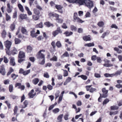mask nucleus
<instances>
[{"label": "nucleus", "mask_w": 122, "mask_h": 122, "mask_svg": "<svg viewBox=\"0 0 122 122\" xmlns=\"http://www.w3.org/2000/svg\"><path fill=\"white\" fill-rule=\"evenodd\" d=\"M48 15L50 18H53L55 17L56 18L55 20L58 23L61 24L63 21V19L59 18V15L55 13L50 12L48 14Z\"/></svg>", "instance_id": "1"}, {"label": "nucleus", "mask_w": 122, "mask_h": 122, "mask_svg": "<svg viewBox=\"0 0 122 122\" xmlns=\"http://www.w3.org/2000/svg\"><path fill=\"white\" fill-rule=\"evenodd\" d=\"M37 59L39 60H42L39 63V64L41 65H44L45 62V56L44 54L38 52L36 55Z\"/></svg>", "instance_id": "2"}, {"label": "nucleus", "mask_w": 122, "mask_h": 122, "mask_svg": "<svg viewBox=\"0 0 122 122\" xmlns=\"http://www.w3.org/2000/svg\"><path fill=\"white\" fill-rule=\"evenodd\" d=\"M18 57V62L20 63H21L22 62L25 60V53L22 51H19Z\"/></svg>", "instance_id": "3"}, {"label": "nucleus", "mask_w": 122, "mask_h": 122, "mask_svg": "<svg viewBox=\"0 0 122 122\" xmlns=\"http://www.w3.org/2000/svg\"><path fill=\"white\" fill-rule=\"evenodd\" d=\"M12 44V42L8 40H7L4 42L6 48L5 50L6 51V53L7 54H10L9 53V50L10 49Z\"/></svg>", "instance_id": "4"}, {"label": "nucleus", "mask_w": 122, "mask_h": 122, "mask_svg": "<svg viewBox=\"0 0 122 122\" xmlns=\"http://www.w3.org/2000/svg\"><path fill=\"white\" fill-rule=\"evenodd\" d=\"M73 18V21L74 22H77L79 23H82L84 22V21H83L79 18L78 17L77 14L76 12H75L74 13Z\"/></svg>", "instance_id": "5"}, {"label": "nucleus", "mask_w": 122, "mask_h": 122, "mask_svg": "<svg viewBox=\"0 0 122 122\" xmlns=\"http://www.w3.org/2000/svg\"><path fill=\"white\" fill-rule=\"evenodd\" d=\"M84 4L89 8L90 9L93 6V2L90 0H86Z\"/></svg>", "instance_id": "6"}, {"label": "nucleus", "mask_w": 122, "mask_h": 122, "mask_svg": "<svg viewBox=\"0 0 122 122\" xmlns=\"http://www.w3.org/2000/svg\"><path fill=\"white\" fill-rule=\"evenodd\" d=\"M62 31L60 27H58L57 29L53 31L52 33V34L53 36L55 37L56 35L58 34L59 33H62Z\"/></svg>", "instance_id": "7"}, {"label": "nucleus", "mask_w": 122, "mask_h": 122, "mask_svg": "<svg viewBox=\"0 0 122 122\" xmlns=\"http://www.w3.org/2000/svg\"><path fill=\"white\" fill-rule=\"evenodd\" d=\"M102 90L103 93V94H101L102 97L104 98L107 97L108 96V90H106L105 88H103Z\"/></svg>", "instance_id": "8"}, {"label": "nucleus", "mask_w": 122, "mask_h": 122, "mask_svg": "<svg viewBox=\"0 0 122 122\" xmlns=\"http://www.w3.org/2000/svg\"><path fill=\"white\" fill-rule=\"evenodd\" d=\"M7 11L8 13H11L12 12V10L13 9V6H10L9 3H8L7 4Z\"/></svg>", "instance_id": "9"}, {"label": "nucleus", "mask_w": 122, "mask_h": 122, "mask_svg": "<svg viewBox=\"0 0 122 122\" xmlns=\"http://www.w3.org/2000/svg\"><path fill=\"white\" fill-rule=\"evenodd\" d=\"M55 7L58 10V12L59 13L62 14L63 13V11L62 10V9L63 7L60 5H56Z\"/></svg>", "instance_id": "10"}, {"label": "nucleus", "mask_w": 122, "mask_h": 122, "mask_svg": "<svg viewBox=\"0 0 122 122\" xmlns=\"http://www.w3.org/2000/svg\"><path fill=\"white\" fill-rule=\"evenodd\" d=\"M9 52L10 53V55L9 54H7L9 55L10 56L11 55H14L16 54L17 53L18 51L15 47H13V49L11 51H10V50H9Z\"/></svg>", "instance_id": "11"}, {"label": "nucleus", "mask_w": 122, "mask_h": 122, "mask_svg": "<svg viewBox=\"0 0 122 122\" xmlns=\"http://www.w3.org/2000/svg\"><path fill=\"white\" fill-rule=\"evenodd\" d=\"M0 73L3 75H4L5 74V70L4 65H2L0 67Z\"/></svg>", "instance_id": "12"}, {"label": "nucleus", "mask_w": 122, "mask_h": 122, "mask_svg": "<svg viewBox=\"0 0 122 122\" xmlns=\"http://www.w3.org/2000/svg\"><path fill=\"white\" fill-rule=\"evenodd\" d=\"M44 24L46 27L48 28L50 27L51 26L53 27L54 26L53 24L51 23L49 21L45 22Z\"/></svg>", "instance_id": "13"}, {"label": "nucleus", "mask_w": 122, "mask_h": 122, "mask_svg": "<svg viewBox=\"0 0 122 122\" xmlns=\"http://www.w3.org/2000/svg\"><path fill=\"white\" fill-rule=\"evenodd\" d=\"M19 18L21 20L27 19V16L26 14H21L19 16Z\"/></svg>", "instance_id": "14"}, {"label": "nucleus", "mask_w": 122, "mask_h": 122, "mask_svg": "<svg viewBox=\"0 0 122 122\" xmlns=\"http://www.w3.org/2000/svg\"><path fill=\"white\" fill-rule=\"evenodd\" d=\"M82 38L83 40L86 41H90L91 40V36L90 35L84 36Z\"/></svg>", "instance_id": "15"}, {"label": "nucleus", "mask_w": 122, "mask_h": 122, "mask_svg": "<svg viewBox=\"0 0 122 122\" xmlns=\"http://www.w3.org/2000/svg\"><path fill=\"white\" fill-rule=\"evenodd\" d=\"M28 104V101L27 100H25L23 102V105H22L20 107L22 108H25L27 107Z\"/></svg>", "instance_id": "16"}, {"label": "nucleus", "mask_w": 122, "mask_h": 122, "mask_svg": "<svg viewBox=\"0 0 122 122\" xmlns=\"http://www.w3.org/2000/svg\"><path fill=\"white\" fill-rule=\"evenodd\" d=\"M34 92V90L33 89L31 90V91L28 93V95L29 98H34L33 93Z\"/></svg>", "instance_id": "17"}, {"label": "nucleus", "mask_w": 122, "mask_h": 122, "mask_svg": "<svg viewBox=\"0 0 122 122\" xmlns=\"http://www.w3.org/2000/svg\"><path fill=\"white\" fill-rule=\"evenodd\" d=\"M40 17L39 15H32V18L34 20L36 21L38 20Z\"/></svg>", "instance_id": "18"}, {"label": "nucleus", "mask_w": 122, "mask_h": 122, "mask_svg": "<svg viewBox=\"0 0 122 122\" xmlns=\"http://www.w3.org/2000/svg\"><path fill=\"white\" fill-rule=\"evenodd\" d=\"M86 0H76V3H78L80 5H82L84 4Z\"/></svg>", "instance_id": "19"}, {"label": "nucleus", "mask_w": 122, "mask_h": 122, "mask_svg": "<svg viewBox=\"0 0 122 122\" xmlns=\"http://www.w3.org/2000/svg\"><path fill=\"white\" fill-rule=\"evenodd\" d=\"M33 48L30 45L27 46L26 47V52L27 53H31L32 51Z\"/></svg>", "instance_id": "20"}, {"label": "nucleus", "mask_w": 122, "mask_h": 122, "mask_svg": "<svg viewBox=\"0 0 122 122\" xmlns=\"http://www.w3.org/2000/svg\"><path fill=\"white\" fill-rule=\"evenodd\" d=\"M10 63L11 66H14L15 65V59L13 57L10 59Z\"/></svg>", "instance_id": "21"}, {"label": "nucleus", "mask_w": 122, "mask_h": 122, "mask_svg": "<svg viewBox=\"0 0 122 122\" xmlns=\"http://www.w3.org/2000/svg\"><path fill=\"white\" fill-rule=\"evenodd\" d=\"M30 36L32 37H36L37 36L35 33V31L34 30H33L30 31Z\"/></svg>", "instance_id": "22"}, {"label": "nucleus", "mask_w": 122, "mask_h": 122, "mask_svg": "<svg viewBox=\"0 0 122 122\" xmlns=\"http://www.w3.org/2000/svg\"><path fill=\"white\" fill-rule=\"evenodd\" d=\"M63 34L65 35L67 37L72 35L73 34V32L71 31L69 32L68 31H66Z\"/></svg>", "instance_id": "23"}, {"label": "nucleus", "mask_w": 122, "mask_h": 122, "mask_svg": "<svg viewBox=\"0 0 122 122\" xmlns=\"http://www.w3.org/2000/svg\"><path fill=\"white\" fill-rule=\"evenodd\" d=\"M33 11L34 13L35 14L39 15L40 14V10L36 8L34 9Z\"/></svg>", "instance_id": "24"}, {"label": "nucleus", "mask_w": 122, "mask_h": 122, "mask_svg": "<svg viewBox=\"0 0 122 122\" xmlns=\"http://www.w3.org/2000/svg\"><path fill=\"white\" fill-rule=\"evenodd\" d=\"M110 32L108 30H107L106 32H105L102 35L101 37L103 38H105V37L107 35H108L110 33Z\"/></svg>", "instance_id": "25"}, {"label": "nucleus", "mask_w": 122, "mask_h": 122, "mask_svg": "<svg viewBox=\"0 0 122 122\" xmlns=\"http://www.w3.org/2000/svg\"><path fill=\"white\" fill-rule=\"evenodd\" d=\"M63 114H61L59 115L57 118V120L58 121L57 122H61L62 118L63 117Z\"/></svg>", "instance_id": "26"}, {"label": "nucleus", "mask_w": 122, "mask_h": 122, "mask_svg": "<svg viewBox=\"0 0 122 122\" xmlns=\"http://www.w3.org/2000/svg\"><path fill=\"white\" fill-rule=\"evenodd\" d=\"M6 32L5 30H3L1 33V36L3 38H5L6 37Z\"/></svg>", "instance_id": "27"}, {"label": "nucleus", "mask_w": 122, "mask_h": 122, "mask_svg": "<svg viewBox=\"0 0 122 122\" xmlns=\"http://www.w3.org/2000/svg\"><path fill=\"white\" fill-rule=\"evenodd\" d=\"M22 33L23 34H26L27 33V32L26 29L24 27H22L21 29Z\"/></svg>", "instance_id": "28"}, {"label": "nucleus", "mask_w": 122, "mask_h": 122, "mask_svg": "<svg viewBox=\"0 0 122 122\" xmlns=\"http://www.w3.org/2000/svg\"><path fill=\"white\" fill-rule=\"evenodd\" d=\"M15 44H18L20 43L21 42V40L18 38H15L14 40Z\"/></svg>", "instance_id": "29"}, {"label": "nucleus", "mask_w": 122, "mask_h": 122, "mask_svg": "<svg viewBox=\"0 0 122 122\" xmlns=\"http://www.w3.org/2000/svg\"><path fill=\"white\" fill-rule=\"evenodd\" d=\"M5 19L6 21L10 20L11 19L10 16L7 13H5Z\"/></svg>", "instance_id": "30"}, {"label": "nucleus", "mask_w": 122, "mask_h": 122, "mask_svg": "<svg viewBox=\"0 0 122 122\" xmlns=\"http://www.w3.org/2000/svg\"><path fill=\"white\" fill-rule=\"evenodd\" d=\"M43 23L42 22H40L39 23L36 25V27L37 28H42L43 27Z\"/></svg>", "instance_id": "31"}, {"label": "nucleus", "mask_w": 122, "mask_h": 122, "mask_svg": "<svg viewBox=\"0 0 122 122\" xmlns=\"http://www.w3.org/2000/svg\"><path fill=\"white\" fill-rule=\"evenodd\" d=\"M39 81V80L38 78H36L34 79L32 81V83L35 85H36L37 84Z\"/></svg>", "instance_id": "32"}, {"label": "nucleus", "mask_w": 122, "mask_h": 122, "mask_svg": "<svg viewBox=\"0 0 122 122\" xmlns=\"http://www.w3.org/2000/svg\"><path fill=\"white\" fill-rule=\"evenodd\" d=\"M18 7L20 10L22 12L24 11V10L23 6L20 4H18Z\"/></svg>", "instance_id": "33"}, {"label": "nucleus", "mask_w": 122, "mask_h": 122, "mask_svg": "<svg viewBox=\"0 0 122 122\" xmlns=\"http://www.w3.org/2000/svg\"><path fill=\"white\" fill-rule=\"evenodd\" d=\"M10 27L12 31L13 30L15 29V25L14 22H13L10 25Z\"/></svg>", "instance_id": "34"}, {"label": "nucleus", "mask_w": 122, "mask_h": 122, "mask_svg": "<svg viewBox=\"0 0 122 122\" xmlns=\"http://www.w3.org/2000/svg\"><path fill=\"white\" fill-rule=\"evenodd\" d=\"M78 77H81L82 79L84 80H86L87 78V77L86 76L83 75L78 76Z\"/></svg>", "instance_id": "35"}, {"label": "nucleus", "mask_w": 122, "mask_h": 122, "mask_svg": "<svg viewBox=\"0 0 122 122\" xmlns=\"http://www.w3.org/2000/svg\"><path fill=\"white\" fill-rule=\"evenodd\" d=\"M18 110V108L17 107V106H15L14 109H13V111H14V113H13V114L14 115H15L17 114V111Z\"/></svg>", "instance_id": "36"}, {"label": "nucleus", "mask_w": 122, "mask_h": 122, "mask_svg": "<svg viewBox=\"0 0 122 122\" xmlns=\"http://www.w3.org/2000/svg\"><path fill=\"white\" fill-rule=\"evenodd\" d=\"M14 71V70L11 67H10L9 70L7 74V76H8L10 75L11 73Z\"/></svg>", "instance_id": "37"}, {"label": "nucleus", "mask_w": 122, "mask_h": 122, "mask_svg": "<svg viewBox=\"0 0 122 122\" xmlns=\"http://www.w3.org/2000/svg\"><path fill=\"white\" fill-rule=\"evenodd\" d=\"M94 46V44L93 43H87L85 44L84 45V46H88L89 47L92 46Z\"/></svg>", "instance_id": "38"}, {"label": "nucleus", "mask_w": 122, "mask_h": 122, "mask_svg": "<svg viewBox=\"0 0 122 122\" xmlns=\"http://www.w3.org/2000/svg\"><path fill=\"white\" fill-rule=\"evenodd\" d=\"M69 55L67 51H66L61 56V57L62 58H63L65 57H69Z\"/></svg>", "instance_id": "39"}, {"label": "nucleus", "mask_w": 122, "mask_h": 122, "mask_svg": "<svg viewBox=\"0 0 122 122\" xmlns=\"http://www.w3.org/2000/svg\"><path fill=\"white\" fill-rule=\"evenodd\" d=\"M119 108L118 107L115 105H113L111 106L110 107L111 110H117Z\"/></svg>", "instance_id": "40"}, {"label": "nucleus", "mask_w": 122, "mask_h": 122, "mask_svg": "<svg viewBox=\"0 0 122 122\" xmlns=\"http://www.w3.org/2000/svg\"><path fill=\"white\" fill-rule=\"evenodd\" d=\"M18 76V75H15L14 73L12 74L11 75V77L13 78V80H14Z\"/></svg>", "instance_id": "41"}, {"label": "nucleus", "mask_w": 122, "mask_h": 122, "mask_svg": "<svg viewBox=\"0 0 122 122\" xmlns=\"http://www.w3.org/2000/svg\"><path fill=\"white\" fill-rule=\"evenodd\" d=\"M122 72V70H121L119 71H117L115 73H114L115 75V76H117L118 75H120Z\"/></svg>", "instance_id": "42"}, {"label": "nucleus", "mask_w": 122, "mask_h": 122, "mask_svg": "<svg viewBox=\"0 0 122 122\" xmlns=\"http://www.w3.org/2000/svg\"><path fill=\"white\" fill-rule=\"evenodd\" d=\"M109 99L108 98H106L102 102V104L103 105L106 104L107 103H108L109 102Z\"/></svg>", "instance_id": "43"}, {"label": "nucleus", "mask_w": 122, "mask_h": 122, "mask_svg": "<svg viewBox=\"0 0 122 122\" xmlns=\"http://www.w3.org/2000/svg\"><path fill=\"white\" fill-rule=\"evenodd\" d=\"M104 22L102 21L99 22L97 23V25L100 27H102L104 25Z\"/></svg>", "instance_id": "44"}, {"label": "nucleus", "mask_w": 122, "mask_h": 122, "mask_svg": "<svg viewBox=\"0 0 122 122\" xmlns=\"http://www.w3.org/2000/svg\"><path fill=\"white\" fill-rule=\"evenodd\" d=\"M70 28L71 30L72 31H76L77 29L76 27L73 25L71 26Z\"/></svg>", "instance_id": "45"}, {"label": "nucleus", "mask_w": 122, "mask_h": 122, "mask_svg": "<svg viewBox=\"0 0 122 122\" xmlns=\"http://www.w3.org/2000/svg\"><path fill=\"white\" fill-rule=\"evenodd\" d=\"M56 45L58 48H60L61 47V44L59 41H57L56 43Z\"/></svg>", "instance_id": "46"}, {"label": "nucleus", "mask_w": 122, "mask_h": 122, "mask_svg": "<svg viewBox=\"0 0 122 122\" xmlns=\"http://www.w3.org/2000/svg\"><path fill=\"white\" fill-rule=\"evenodd\" d=\"M9 92H11L13 91V86L12 84H11L9 85Z\"/></svg>", "instance_id": "47"}, {"label": "nucleus", "mask_w": 122, "mask_h": 122, "mask_svg": "<svg viewBox=\"0 0 122 122\" xmlns=\"http://www.w3.org/2000/svg\"><path fill=\"white\" fill-rule=\"evenodd\" d=\"M103 65L104 66L107 67L112 66H113V64H112L109 63L104 64H103Z\"/></svg>", "instance_id": "48"}, {"label": "nucleus", "mask_w": 122, "mask_h": 122, "mask_svg": "<svg viewBox=\"0 0 122 122\" xmlns=\"http://www.w3.org/2000/svg\"><path fill=\"white\" fill-rule=\"evenodd\" d=\"M50 60L51 61H56L57 60V58L56 56H54L52 58L50 59Z\"/></svg>", "instance_id": "49"}, {"label": "nucleus", "mask_w": 122, "mask_h": 122, "mask_svg": "<svg viewBox=\"0 0 122 122\" xmlns=\"http://www.w3.org/2000/svg\"><path fill=\"white\" fill-rule=\"evenodd\" d=\"M59 111V109L58 108H56L52 110L53 112L54 113H56Z\"/></svg>", "instance_id": "50"}, {"label": "nucleus", "mask_w": 122, "mask_h": 122, "mask_svg": "<svg viewBox=\"0 0 122 122\" xmlns=\"http://www.w3.org/2000/svg\"><path fill=\"white\" fill-rule=\"evenodd\" d=\"M64 71L63 76L64 77L67 76L68 75V72L66 70H63Z\"/></svg>", "instance_id": "51"}, {"label": "nucleus", "mask_w": 122, "mask_h": 122, "mask_svg": "<svg viewBox=\"0 0 122 122\" xmlns=\"http://www.w3.org/2000/svg\"><path fill=\"white\" fill-rule=\"evenodd\" d=\"M118 112V111H115L114 112H110L109 114L111 116H112V115H115L117 114Z\"/></svg>", "instance_id": "52"}, {"label": "nucleus", "mask_w": 122, "mask_h": 122, "mask_svg": "<svg viewBox=\"0 0 122 122\" xmlns=\"http://www.w3.org/2000/svg\"><path fill=\"white\" fill-rule=\"evenodd\" d=\"M30 72V70H28L27 71H24L23 74L24 75H26L28 74Z\"/></svg>", "instance_id": "53"}, {"label": "nucleus", "mask_w": 122, "mask_h": 122, "mask_svg": "<svg viewBox=\"0 0 122 122\" xmlns=\"http://www.w3.org/2000/svg\"><path fill=\"white\" fill-rule=\"evenodd\" d=\"M5 103L6 104L8 108V109H10L11 108V105L7 101H6L5 102Z\"/></svg>", "instance_id": "54"}, {"label": "nucleus", "mask_w": 122, "mask_h": 122, "mask_svg": "<svg viewBox=\"0 0 122 122\" xmlns=\"http://www.w3.org/2000/svg\"><path fill=\"white\" fill-rule=\"evenodd\" d=\"M17 17V12L16 11H15L13 13V17L14 18H16Z\"/></svg>", "instance_id": "55"}, {"label": "nucleus", "mask_w": 122, "mask_h": 122, "mask_svg": "<svg viewBox=\"0 0 122 122\" xmlns=\"http://www.w3.org/2000/svg\"><path fill=\"white\" fill-rule=\"evenodd\" d=\"M47 87L50 90H51L53 88V87L50 84H48L47 86Z\"/></svg>", "instance_id": "56"}, {"label": "nucleus", "mask_w": 122, "mask_h": 122, "mask_svg": "<svg viewBox=\"0 0 122 122\" xmlns=\"http://www.w3.org/2000/svg\"><path fill=\"white\" fill-rule=\"evenodd\" d=\"M29 60L32 62H34L35 61V58L34 57H31L29 58Z\"/></svg>", "instance_id": "57"}, {"label": "nucleus", "mask_w": 122, "mask_h": 122, "mask_svg": "<svg viewBox=\"0 0 122 122\" xmlns=\"http://www.w3.org/2000/svg\"><path fill=\"white\" fill-rule=\"evenodd\" d=\"M100 96L99 97L98 99V101L99 102H101L102 101V98H103V97H102V94L101 93H100Z\"/></svg>", "instance_id": "58"}, {"label": "nucleus", "mask_w": 122, "mask_h": 122, "mask_svg": "<svg viewBox=\"0 0 122 122\" xmlns=\"http://www.w3.org/2000/svg\"><path fill=\"white\" fill-rule=\"evenodd\" d=\"M61 27L65 29H66L67 28V27L65 23H64L61 26Z\"/></svg>", "instance_id": "59"}, {"label": "nucleus", "mask_w": 122, "mask_h": 122, "mask_svg": "<svg viewBox=\"0 0 122 122\" xmlns=\"http://www.w3.org/2000/svg\"><path fill=\"white\" fill-rule=\"evenodd\" d=\"M18 88L20 89L21 90H24L25 89V86L24 85H21L20 86H18Z\"/></svg>", "instance_id": "60"}, {"label": "nucleus", "mask_w": 122, "mask_h": 122, "mask_svg": "<svg viewBox=\"0 0 122 122\" xmlns=\"http://www.w3.org/2000/svg\"><path fill=\"white\" fill-rule=\"evenodd\" d=\"M96 89L92 87L90 89L89 91L91 92L92 93L94 91H96Z\"/></svg>", "instance_id": "61"}, {"label": "nucleus", "mask_w": 122, "mask_h": 122, "mask_svg": "<svg viewBox=\"0 0 122 122\" xmlns=\"http://www.w3.org/2000/svg\"><path fill=\"white\" fill-rule=\"evenodd\" d=\"M65 42L69 44H71L72 43L71 42L69 41V39H65Z\"/></svg>", "instance_id": "62"}, {"label": "nucleus", "mask_w": 122, "mask_h": 122, "mask_svg": "<svg viewBox=\"0 0 122 122\" xmlns=\"http://www.w3.org/2000/svg\"><path fill=\"white\" fill-rule=\"evenodd\" d=\"M69 115L67 113L64 116V118L65 120H67L68 119V117Z\"/></svg>", "instance_id": "63"}, {"label": "nucleus", "mask_w": 122, "mask_h": 122, "mask_svg": "<svg viewBox=\"0 0 122 122\" xmlns=\"http://www.w3.org/2000/svg\"><path fill=\"white\" fill-rule=\"evenodd\" d=\"M115 86L118 88H122V85L120 84H117Z\"/></svg>", "instance_id": "64"}]
</instances>
